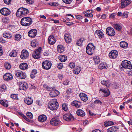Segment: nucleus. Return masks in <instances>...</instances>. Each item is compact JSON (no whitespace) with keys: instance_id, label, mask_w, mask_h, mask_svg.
<instances>
[{"instance_id":"nucleus-1","label":"nucleus","mask_w":132,"mask_h":132,"mask_svg":"<svg viewBox=\"0 0 132 132\" xmlns=\"http://www.w3.org/2000/svg\"><path fill=\"white\" fill-rule=\"evenodd\" d=\"M29 10L27 9L21 7L17 10L16 14L17 16L20 18L26 15L29 13Z\"/></svg>"},{"instance_id":"nucleus-2","label":"nucleus","mask_w":132,"mask_h":132,"mask_svg":"<svg viewBox=\"0 0 132 132\" xmlns=\"http://www.w3.org/2000/svg\"><path fill=\"white\" fill-rule=\"evenodd\" d=\"M32 22L31 19L29 17H25L22 18L20 21L21 25L25 26H28L30 25Z\"/></svg>"},{"instance_id":"nucleus-3","label":"nucleus","mask_w":132,"mask_h":132,"mask_svg":"<svg viewBox=\"0 0 132 132\" xmlns=\"http://www.w3.org/2000/svg\"><path fill=\"white\" fill-rule=\"evenodd\" d=\"M58 103L57 102V100L55 99L51 101L48 104L49 108L52 110L57 109L58 107Z\"/></svg>"},{"instance_id":"nucleus-4","label":"nucleus","mask_w":132,"mask_h":132,"mask_svg":"<svg viewBox=\"0 0 132 132\" xmlns=\"http://www.w3.org/2000/svg\"><path fill=\"white\" fill-rule=\"evenodd\" d=\"M95 47L92 43L89 44L86 48V52L89 55L93 54L94 52Z\"/></svg>"},{"instance_id":"nucleus-5","label":"nucleus","mask_w":132,"mask_h":132,"mask_svg":"<svg viewBox=\"0 0 132 132\" xmlns=\"http://www.w3.org/2000/svg\"><path fill=\"white\" fill-rule=\"evenodd\" d=\"M121 65L122 67L125 68L129 69H132V66L130 61L124 60L122 62Z\"/></svg>"},{"instance_id":"nucleus-6","label":"nucleus","mask_w":132,"mask_h":132,"mask_svg":"<svg viewBox=\"0 0 132 132\" xmlns=\"http://www.w3.org/2000/svg\"><path fill=\"white\" fill-rule=\"evenodd\" d=\"M41 50V48L35 50L32 55V57L35 59L39 58L40 56V53Z\"/></svg>"},{"instance_id":"nucleus-7","label":"nucleus","mask_w":132,"mask_h":132,"mask_svg":"<svg viewBox=\"0 0 132 132\" xmlns=\"http://www.w3.org/2000/svg\"><path fill=\"white\" fill-rule=\"evenodd\" d=\"M52 65V63L50 62L47 60L44 61L42 64L43 68L47 70L50 68Z\"/></svg>"},{"instance_id":"nucleus-8","label":"nucleus","mask_w":132,"mask_h":132,"mask_svg":"<svg viewBox=\"0 0 132 132\" xmlns=\"http://www.w3.org/2000/svg\"><path fill=\"white\" fill-rule=\"evenodd\" d=\"M15 74L16 76L19 78L24 79L26 77V73L22 71H16Z\"/></svg>"},{"instance_id":"nucleus-9","label":"nucleus","mask_w":132,"mask_h":132,"mask_svg":"<svg viewBox=\"0 0 132 132\" xmlns=\"http://www.w3.org/2000/svg\"><path fill=\"white\" fill-rule=\"evenodd\" d=\"M63 118L64 120L68 121H72L74 119V118L72 114L69 113L64 115Z\"/></svg>"},{"instance_id":"nucleus-10","label":"nucleus","mask_w":132,"mask_h":132,"mask_svg":"<svg viewBox=\"0 0 132 132\" xmlns=\"http://www.w3.org/2000/svg\"><path fill=\"white\" fill-rule=\"evenodd\" d=\"M106 31L107 34L110 36H113L115 34L114 30L111 27H108L106 29Z\"/></svg>"},{"instance_id":"nucleus-11","label":"nucleus","mask_w":132,"mask_h":132,"mask_svg":"<svg viewBox=\"0 0 132 132\" xmlns=\"http://www.w3.org/2000/svg\"><path fill=\"white\" fill-rule=\"evenodd\" d=\"M0 13L3 15L7 16L9 15L11 13L10 11L6 8H3L0 10Z\"/></svg>"},{"instance_id":"nucleus-12","label":"nucleus","mask_w":132,"mask_h":132,"mask_svg":"<svg viewBox=\"0 0 132 132\" xmlns=\"http://www.w3.org/2000/svg\"><path fill=\"white\" fill-rule=\"evenodd\" d=\"M50 123L52 125L56 126L60 125L61 122L58 119L56 118H53L50 121Z\"/></svg>"},{"instance_id":"nucleus-13","label":"nucleus","mask_w":132,"mask_h":132,"mask_svg":"<svg viewBox=\"0 0 132 132\" xmlns=\"http://www.w3.org/2000/svg\"><path fill=\"white\" fill-rule=\"evenodd\" d=\"M37 31L35 29H32L29 32L28 34V36L31 38L34 37L37 34Z\"/></svg>"},{"instance_id":"nucleus-14","label":"nucleus","mask_w":132,"mask_h":132,"mask_svg":"<svg viewBox=\"0 0 132 132\" xmlns=\"http://www.w3.org/2000/svg\"><path fill=\"white\" fill-rule=\"evenodd\" d=\"M118 55V52L115 50H113L109 54V57L112 59H115L117 57Z\"/></svg>"},{"instance_id":"nucleus-15","label":"nucleus","mask_w":132,"mask_h":132,"mask_svg":"<svg viewBox=\"0 0 132 132\" xmlns=\"http://www.w3.org/2000/svg\"><path fill=\"white\" fill-rule=\"evenodd\" d=\"M131 3L130 1L129 0H121V8L125 7Z\"/></svg>"},{"instance_id":"nucleus-16","label":"nucleus","mask_w":132,"mask_h":132,"mask_svg":"<svg viewBox=\"0 0 132 132\" xmlns=\"http://www.w3.org/2000/svg\"><path fill=\"white\" fill-rule=\"evenodd\" d=\"M64 38L65 42L68 43H70L72 40L71 36L69 34L67 33L64 35Z\"/></svg>"},{"instance_id":"nucleus-17","label":"nucleus","mask_w":132,"mask_h":132,"mask_svg":"<svg viewBox=\"0 0 132 132\" xmlns=\"http://www.w3.org/2000/svg\"><path fill=\"white\" fill-rule=\"evenodd\" d=\"M59 94V91L53 89L50 93V96L52 97H55L57 96Z\"/></svg>"},{"instance_id":"nucleus-18","label":"nucleus","mask_w":132,"mask_h":132,"mask_svg":"<svg viewBox=\"0 0 132 132\" xmlns=\"http://www.w3.org/2000/svg\"><path fill=\"white\" fill-rule=\"evenodd\" d=\"M3 78L4 80L9 81L13 79V76L11 73H7L4 75Z\"/></svg>"},{"instance_id":"nucleus-19","label":"nucleus","mask_w":132,"mask_h":132,"mask_svg":"<svg viewBox=\"0 0 132 132\" xmlns=\"http://www.w3.org/2000/svg\"><path fill=\"white\" fill-rule=\"evenodd\" d=\"M21 54L20 55V57L21 59H23L27 58L29 55L28 52L26 50H23L22 51Z\"/></svg>"},{"instance_id":"nucleus-20","label":"nucleus","mask_w":132,"mask_h":132,"mask_svg":"<svg viewBox=\"0 0 132 132\" xmlns=\"http://www.w3.org/2000/svg\"><path fill=\"white\" fill-rule=\"evenodd\" d=\"M24 102L28 105L31 104L33 102V99L31 97H27L24 99Z\"/></svg>"},{"instance_id":"nucleus-21","label":"nucleus","mask_w":132,"mask_h":132,"mask_svg":"<svg viewBox=\"0 0 132 132\" xmlns=\"http://www.w3.org/2000/svg\"><path fill=\"white\" fill-rule=\"evenodd\" d=\"M56 42L55 38L53 36H50L48 38V42L49 44L53 45Z\"/></svg>"},{"instance_id":"nucleus-22","label":"nucleus","mask_w":132,"mask_h":132,"mask_svg":"<svg viewBox=\"0 0 132 132\" xmlns=\"http://www.w3.org/2000/svg\"><path fill=\"white\" fill-rule=\"evenodd\" d=\"M79 96L81 100L84 102H86L88 100L87 95L84 93H80Z\"/></svg>"},{"instance_id":"nucleus-23","label":"nucleus","mask_w":132,"mask_h":132,"mask_svg":"<svg viewBox=\"0 0 132 132\" xmlns=\"http://www.w3.org/2000/svg\"><path fill=\"white\" fill-rule=\"evenodd\" d=\"M19 87L20 89H22L24 90H26L28 87V84L25 82L21 83L20 84Z\"/></svg>"},{"instance_id":"nucleus-24","label":"nucleus","mask_w":132,"mask_h":132,"mask_svg":"<svg viewBox=\"0 0 132 132\" xmlns=\"http://www.w3.org/2000/svg\"><path fill=\"white\" fill-rule=\"evenodd\" d=\"M71 104L72 105L75 106L77 108H80L81 105V103L79 101H74L72 102Z\"/></svg>"},{"instance_id":"nucleus-25","label":"nucleus","mask_w":132,"mask_h":132,"mask_svg":"<svg viewBox=\"0 0 132 132\" xmlns=\"http://www.w3.org/2000/svg\"><path fill=\"white\" fill-rule=\"evenodd\" d=\"M47 118V117L46 116L44 115H42L38 117V119L39 121L43 122L46 120Z\"/></svg>"},{"instance_id":"nucleus-26","label":"nucleus","mask_w":132,"mask_h":132,"mask_svg":"<svg viewBox=\"0 0 132 132\" xmlns=\"http://www.w3.org/2000/svg\"><path fill=\"white\" fill-rule=\"evenodd\" d=\"M108 68L107 64L105 63L102 62L100 63L98 66L100 69H107Z\"/></svg>"},{"instance_id":"nucleus-27","label":"nucleus","mask_w":132,"mask_h":132,"mask_svg":"<svg viewBox=\"0 0 132 132\" xmlns=\"http://www.w3.org/2000/svg\"><path fill=\"white\" fill-rule=\"evenodd\" d=\"M77 114L79 116L83 117L85 115V113L81 109H79L77 110Z\"/></svg>"},{"instance_id":"nucleus-28","label":"nucleus","mask_w":132,"mask_h":132,"mask_svg":"<svg viewBox=\"0 0 132 132\" xmlns=\"http://www.w3.org/2000/svg\"><path fill=\"white\" fill-rule=\"evenodd\" d=\"M118 129V128L115 126H112L107 129V131L108 132H115L117 131Z\"/></svg>"},{"instance_id":"nucleus-29","label":"nucleus","mask_w":132,"mask_h":132,"mask_svg":"<svg viewBox=\"0 0 132 132\" xmlns=\"http://www.w3.org/2000/svg\"><path fill=\"white\" fill-rule=\"evenodd\" d=\"M113 26L114 28L118 31H121L122 27L121 25L118 23H115L113 25Z\"/></svg>"},{"instance_id":"nucleus-30","label":"nucleus","mask_w":132,"mask_h":132,"mask_svg":"<svg viewBox=\"0 0 132 132\" xmlns=\"http://www.w3.org/2000/svg\"><path fill=\"white\" fill-rule=\"evenodd\" d=\"M38 40L37 39H35L31 42V45L32 46L35 47L38 44Z\"/></svg>"},{"instance_id":"nucleus-31","label":"nucleus","mask_w":132,"mask_h":132,"mask_svg":"<svg viewBox=\"0 0 132 132\" xmlns=\"http://www.w3.org/2000/svg\"><path fill=\"white\" fill-rule=\"evenodd\" d=\"M60 60L62 62L65 61L67 59V56L64 55H60L59 56Z\"/></svg>"},{"instance_id":"nucleus-32","label":"nucleus","mask_w":132,"mask_h":132,"mask_svg":"<svg viewBox=\"0 0 132 132\" xmlns=\"http://www.w3.org/2000/svg\"><path fill=\"white\" fill-rule=\"evenodd\" d=\"M28 66V65L26 63H24L21 64L20 65L19 67L20 69L24 70L27 69Z\"/></svg>"},{"instance_id":"nucleus-33","label":"nucleus","mask_w":132,"mask_h":132,"mask_svg":"<svg viewBox=\"0 0 132 132\" xmlns=\"http://www.w3.org/2000/svg\"><path fill=\"white\" fill-rule=\"evenodd\" d=\"M57 50L58 52L61 53L64 51V48L62 46L59 45L57 46Z\"/></svg>"},{"instance_id":"nucleus-34","label":"nucleus","mask_w":132,"mask_h":132,"mask_svg":"<svg viewBox=\"0 0 132 132\" xmlns=\"http://www.w3.org/2000/svg\"><path fill=\"white\" fill-rule=\"evenodd\" d=\"M8 101L7 100H0V103L3 106L7 107L8 106Z\"/></svg>"},{"instance_id":"nucleus-35","label":"nucleus","mask_w":132,"mask_h":132,"mask_svg":"<svg viewBox=\"0 0 132 132\" xmlns=\"http://www.w3.org/2000/svg\"><path fill=\"white\" fill-rule=\"evenodd\" d=\"M96 33L98 35L100 38H102L104 36L103 32L100 30H96Z\"/></svg>"},{"instance_id":"nucleus-36","label":"nucleus","mask_w":132,"mask_h":132,"mask_svg":"<svg viewBox=\"0 0 132 132\" xmlns=\"http://www.w3.org/2000/svg\"><path fill=\"white\" fill-rule=\"evenodd\" d=\"M120 46L123 48H126L128 46V43L125 42H121L120 44Z\"/></svg>"},{"instance_id":"nucleus-37","label":"nucleus","mask_w":132,"mask_h":132,"mask_svg":"<svg viewBox=\"0 0 132 132\" xmlns=\"http://www.w3.org/2000/svg\"><path fill=\"white\" fill-rule=\"evenodd\" d=\"M93 60L95 64H98L100 62V59L99 57L95 56L93 58Z\"/></svg>"},{"instance_id":"nucleus-38","label":"nucleus","mask_w":132,"mask_h":132,"mask_svg":"<svg viewBox=\"0 0 132 132\" xmlns=\"http://www.w3.org/2000/svg\"><path fill=\"white\" fill-rule=\"evenodd\" d=\"M100 91H102L103 93L105 94H106L105 96L106 97L108 96L110 94L109 91L108 89H104L100 88Z\"/></svg>"},{"instance_id":"nucleus-39","label":"nucleus","mask_w":132,"mask_h":132,"mask_svg":"<svg viewBox=\"0 0 132 132\" xmlns=\"http://www.w3.org/2000/svg\"><path fill=\"white\" fill-rule=\"evenodd\" d=\"M3 35L4 37L7 38H10L12 37V36L11 34L9 33H4L3 34Z\"/></svg>"},{"instance_id":"nucleus-40","label":"nucleus","mask_w":132,"mask_h":132,"mask_svg":"<svg viewBox=\"0 0 132 132\" xmlns=\"http://www.w3.org/2000/svg\"><path fill=\"white\" fill-rule=\"evenodd\" d=\"M81 70V68L80 67H78L75 69L73 71L74 73L76 74H78L80 72Z\"/></svg>"},{"instance_id":"nucleus-41","label":"nucleus","mask_w":132,"mask_h":132,"mask_svg":"<svg viewBox=\"0 0 132 132\" xmlns=\"http://www.w3.org/2000/svg\"><path fill=\"white\" fill-rule=\"evenodd\" d=\"M6 89V85L4 84H3L0 86V92H2L5 91Z\"/></svg>"},{"instance_id":"nucleus-42","label":"nucleus","mask_w":132,"mask_h":132,"mask_svg":"<svg viewBox=\"0 0 132 132\" xmlns=\"http://www.w3.org/2000/svg\"><path fill=\"white\" fill-rule=\"evenodd\" d=\"M17 53L15 50L12 51L11 52L10 54V56L12 57H15L17 55Z\"/></svg>"},{"instance_id":"nucleus-43","label":"nucleus","mask_w":132,"mask_h":132,"mask_svg":"<svg viewBox=\"0 0 132 132\" xmlns=\"http://www.w3.org/2000/svg\"><path fill=\"white\" fill-rule=\"evenodd\" d=\"M85 40L84 38H81L79 39L76 43V44L78 46H81L82 45V43Z\"/></svg>"},{"instance_id":"nucleus-44","label":"nucleus","mask_w":132,"mask_h":132,"mask_svg":"<svg viewBox=\"0 0 132 132\" xmlns=\"http://www.w3.org/2000/svg\"><path fill=\"white\" fill-rule=\"evenodd\" d=\"M101 83L106 87L109 86V82L108 80H103L102 81Z\"/></svg>"},{"instance_id":"nucleus-45","label":"nucleus","mask_w":132,"mask_h":132,"mask_svg":"<svg viewBox=\"0 0 132 132\" xmlns=\"http://www.w3.org/2000/svg\"><path fill=\"white\" fill-rule=\"evenodd\" d=\"M5 67L6 69L9 70L11 67V65L8 63H5Z\"/></svg>"},{"instance_id":"nucleus-46","label":"nucleus","mask_w":132,"mask_h":132,"mask_svg":"<svg viewBox=\"0 0 132 132\" xmlns=\"http://www.w3.org/2000/svg\"><path fill=\"white\" fill-rule=\"evenodd\" d=\"M62 107V109L65 111H66L68 110L67 106L65 103H64L63 104Z\"/></svg>"},{"instance_id":"nucleus-47","label":"nucleus","mask_w":132,"mask_h":132,"mask_svg":"<svg viewBox=\"0 0 132 132\" xmlns=\"http://www.w3.org/2000/svg\"><path fill=\"white\" fill-rule=\"evenodd\" d=\"M128 15V13L127 12H125L122 14V18H127Z\"/></svg>"},{"instance_id":"nucleus-48","label":"nucleus","mask_w":132,"mask_h":132,"mask_svg":"<svg viewBox=\"0 0 132 132\" xmlns=\"http://www.w3.org/2000/svg\"><path fill=\"white\" fill-rule=\"evenodd\" d=\"M21 36L19 34H16L15 36V39L17 40H19L21 38Z\"/></svg>"},{"instance_id":"nucleus-49","label":"nucleus","mask_w":132,"mask_h":132,"mask_svg":"<svg viewBox=\"0 0 132 132\" xmlns=\"http://www.w3.org/2000/svg\"><path fill=\"white\" fill-rule=\"evenodd\" d=\"M11 97L14 99H17L18 96L17 95L15 94H12L11 95Z\"/></svg>"},{"instance_id":"nucleus-50","label":"nucleus","mask_w":132,"mask_h":132,"mask_svg":"<svg viewBox=\"0 0 132 132\" xmlns=\"http://www.w3.org/2000/svg\"><path fill=\"white\" fill-rule=\"evenodd\" d=\"M27 116L29 118L31 119L33 117V115L30 112H28L27 113Z\"/></svg>"},{"instance_id":"nucleus-51","label":"nucleus","mask_w":132,"mask_h":132,"mask_svg":"<svg viewBox=\"0 0 132 132\" xmlns=\"http://www.w3.org/2000/svg\"><path fill=\"white\" fill-rule=\"evenodd\" d=\"M62 1L64 3L67 4H70L71 2H72V0H62Z\"/></svg>"},{"instance_id":"nucleus-52","label":"nucleus","mask_w":132,"mask_h":132,"mask_svg":"<svg viewBox=\"0 0 132 132\" xmlns=\"http://www.w3.org/2000/svg\"><path fill=\"white\" fill-rule=\"evenodd\" d=\"M63 67V64L62 63H61L57 65V67L59 69H61Z\"/></svg>"},{"instance_id":"nucleus-53","label":"nucleus","mask_w":132,"mask_h":132,"mask_svg":"<svg viewBox=\"0 0 132 132\" xmlns=\"http://www.w3.org/2000/svg\"><path fill=\"white\" fill-rule=\"evenodd\" d=\"M26 3L28 4H31L34 2L33 0H26Z\"/></svg>"},{"instance_id":"nucleus-54","label":"nucleus","mask_w":132,"mask_h":132,"mask_svg":"<svg viewBox=\"0 0 132 132\" xmlns=\"http://www.w3.org/2000/svg\"><path fill=\"white\" fill-rule=\"evenodd\" d=\"M69 65L70 68H72L75 67V64L74 63H70L69 64Z\"/></svg>"},{"instance_id":"nucleus-55","label":"nucleus","mask_w":132,"mask_h":132,"mask_svg":"<svg viewBox=\"0 0 132 132\" xmlns=\"http://www.w3.org/2000/svg\"><path fill=\"white\" fill-rule=\"evenodd\" d=\"M4 2L7 4H10L11 0H4Z\"/></svg>"},{"instance_id":"nucleus-56","label":"nucleus","mask_w":132,"mask_h":132,"mask_svg":"<svg viewBox=\"0 0 132 132\" xmlns=\"http://www.w3.org/2000/svg\"><path fill=\"white\" fill-rule=\"evenodd\" d=\"M94 103H95L100 104H102V102L99 100H96L94 101Z\"/></svg>"},{"instance_id":"nucleus-57","label":"nucleus","mask_w":132,"mask_h":132,"mask_svg":"<svg viewBox=\"0 0 132 132\" xmlns=\"http://www.w3.org/2000/svg\"><path fill=\"white\" fill-rule=\"evenodd\" d=\"M116 14L115 13H113L110 15V18L113 19L115 17Z\"/></svg>"},{"instance_id":"nucleus-58","label":"nucleus","mask_w":132,"mask_h":132,"mask_svg":"<svg viewBox=\"0 0 132 132\" xmlns=\"http://www.w3.org/2000/svg\"><path fill=\"white\" fill-rule=\"evenodd\" d=\"M6 41L3 39L2 38H0V43H5Z\"/></svg>"},{"instance_id":"nucleus-59","label":"nucleus","mask_w":132,"mask_h":132,"mask_svg":"<svg viewBox=\"0 0 132 132\" xmlns=\"http://www.w3.org/2000/svg\"><path fill=\"white\" fill-rule=\"evenodd\" d=\"M21 116L22 117H23L27 121H29V119L27 118L24 115H23V114H22Z\"/></svg>"},{"instance_id":"nucleus-60","label":"nucleus","mask_w":132,"mask_h":132,"mask_svg":"<svg viewBox=\"0 0 132 132\" xmlns=\"http://www.w3.org/2000/svg\"><path fill=\"white\" fill-rule=\"evenodd\" d=\"M69 81L68 80H66L63 81V84L65 85H67L68 84Z\"/></svg>"},{"instance_id":"nucleus-61","label":"nucleus","mask_w":132,"mask_h":132,"mask_svg":"<svg viewBox=\"0 0 132 132\" xmlns=\"http://www.w3.org/2000/svg\"><path fill=\"white\" fill-rule=\"evenodd\" d=\"M66 92L67 93H70L72 92V90L71 88H69L67 90Z\"/></svg>"},{"instance_id":"nucleus-62","label":"nucleus","mask_w":132,"mask_h":132,"mask_svg":"<svg viewBox=\"0 0 132 132\" xmlns=\"http://www.w3.org/2000/svg\"><path fill=\"white\" fill-rule=\"evenodd\" d=\"M73 24V23L72 22H67L66 23V24L68 26H70L72 25Z\"/></svg>"},{"instance_id":"nucleus-63","label":"nucleus","mask_w":132,"mask_h":132,"mask_svg":"<svg viewBox=\"0 0 132 132\" xmlns=\"http://www.w3.org/2000/svg\"><path fill=\"white\" fill-rule=\"evenodd\" d=\"M46 88L47 90H52L54 89L53 88L50 87L48 86H47Z\"/></svg>"},{"instance_id":"nucleus-64","label":"nucleus","mask_w":132,"mask_h":132,"mask_svg":"<svg viewBox=\"0 0 132 132\" xmlns=\"http://www.w3.org/2000/svg\"><path fill=\"white\" fill-rule=\"evenodd\" d=\"M35 75H36L35 74H34V73H32V72H31V75H30L31 77L32 78H34L35 77Z\"/></svg>"}]
</instances>
